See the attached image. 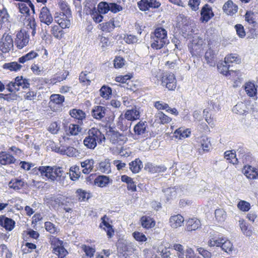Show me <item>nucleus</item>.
<instances>
[{
  "label": "nucleus",
  "mask_w": 258,
  "mask_h": 258,
  "mask_svg": "<svg viewBox=\"0 0 258 258\" xmlns=\"http://www.w3.org/2000/svg\"><path fill=\"white\" fill-rule=\"evenodd\" d=\"M32 171L34 174H40L43 178H46L49 181L57 182L60 184H63L65 176L61 167L56 166H42L38 168H34Z\"/></svg>",
  "instance_id": "1"
},
{
  "label": "nucleus",
  "mask_w": 258,
  "mask_h": 258,
  "mask_svg": "<svg viewBox=\"0 0 258 258\" xmlns=\"http://www.w3.org/2000/svg\"><path fill=\"white\" fill-rule=\"evenodd\" d=\"M169 43L167 31L162 27L156 28L151 34V47L155 49H160Z\"/></svg>",
  "instance_id": "2"
},
{
  "label": "nucleus",
  "mask_w": 258,
  "mask_h": 258,
  "mask_svg": "<svg viewBox=\"0 0 258 258\" xmlns=\"http://www.w3.org/2000/svg\"><path fill=\"white\" fill-rule=\"evenodd\" d=\"M140 117L139 108L135 106L131 109L126 111L124 116L121 114L118 118L117 126L122 131H126L130 127L132 123L130 121L139 119Z\"/></svg>",
  "instance_id": "3"
},
{
  "label": "nucleus",
  "mask_w": 258,
  "mask_h": 258,
  "mask_svg": "<svg viewBox=\"0 0 258 258\" xmlns=\"http://www.w3.org/2000/svg\"><path fill=\"white\" fill-rule=\"evenodd\" d=\"M105 140V136L100 130L92 127L89 130L88 136L84 140L83 143L87 148L94 149L97 146V143L101 144Z\"/></svg>",
  "instance_id": "4"
},
{
  "label": "nucleus",
  "mask_w": 258,
  "mask_h": 258,
  "mask_svg": "<svg viewBox=\"0 0 258 258\" xmlns=\"http://www.w3.org/2000/svg\"><path fill=\"white\" fill-rule=\"evenodd\" d=\"M117 249L119 256L126 258L128 255L127 253L130 254L136 250V245L133 242L121 240L117 243Z\"/></svg>",
  "instance_id": "5"
},
{
  "label": "nucleus",
  "mask_w": 258,
  "mask_h": 258,
  "mask_svg": "<svg viewBox=\"0 0 258 258\" xmlns=\"http://www.w3.org/2000/svg\"><path fill=\"white\" fill-rule=\"evenodd\" d=\"M30 83L29 80L23 79L22 77H17L15 81L10 82L7 85V89L10 92H16L20 90V87L23 89L29 88Z\"/></svg>",
  "instance_id": "6"
},
{
  "label": "nucleus",
  "mask_w": 258,
  "mask_h": 258,
  "mask_svg": "<svg viewBox=\"0 0 258 258\" xmlns=\"http://www.w3.org/2000/svg\"><path fill=\"white\" fill-rule=\"evenodd\" d=\"M161 84L168 90H174L176 87V80L173 74L166 73L161 78Z\"/></svg>",
  "instance_id": "7"
},
{
  "label": "nucleus",
  "mask_w": 258,
  "mask_h": 258,
  "mask_svg": "<svg viewBox=\"0 0 258 258\" xmlns=\"http://www.w3.org/2000/svg\"><path fill=\"white\" fill-rule=\"evenodd\" d=\"M72 14L68 15L57 13L54 16V21L62 29L69 28L71 25Z\"/></svg>",
  "instance_id": "8"
},
{
  "label": "nucleus",
  "mask_w": 258,
  "mask_h": 258,
  "mask_svg": "<svg viewBox=\"0 0 258 258\" xmlns=\"http://www.w3.org/2000/svg\"><path fill=\"white\" fill-rule=\"evenodd\" d=\"M138 6L141 11H146L150 8H158L161 3L157 0H141L138 3Z\"/></svg>",
  "instance_id": "9"
},
{
  "label": "nucleus",
  "mask_w": 258,
  "mask_h": 258,
  "mask_svg": "<svg viewBox=\"0 0 258 258\" xmlns=\"http://www.w3.org/2000/svg\"><path fill=\"white\" fill-rule=\"evenodd\" d=\"M13 47V40L11 35L4 34L0 41V50L3 53L8 52Z\"/></svg>",
  "instance_id": "10"
},
{
  "label": "nucleus",
  "mask_w": 258,
  "mask_h": 258,
  "mask_svg": "<svg viewBox=\"0 0 258 258\" xmlns=\"http://www.w3.org/2000/svg\"><path fill=\"white\" fill-rule=\"evenodd\" d=\"M29 41V35L25 31L21 30L16 36L15 44L19 49H22L27 45Z\"/></svg>",
  "instance_id": "11"
},
{
  "label": "nucleus",
  "mask_w": 258,
  "mask_h": 258,
  "mask_svg": "<svg viewBox=\"0 0 258 258\" xmlns=\"http://www.w3.org/2000/svg\"><path fill=\"white\" fill-rule=\"evenodd\" d=\"M39 18L42 23L49 25L53 21V18L49 10L46 7H43L40 10Z\"/></svg>",
  "instance_id": "12"
},
{
  "label": "nucleus",
  "mask_w": 258,
  "mask_h": 258,
  "mask_svg": "<svg viewBox=\"0 0 258 258\" xmlns=\"http://www.w3.org/2000/svg\"><path fill=\"white\" fill-rule=\"evenodd\" d=\"M201 17L200 20L203 23H206L214 16L211 7L208 4H206L202 8L201 12Z\"/></svg>",
  "instance_id": "13"
},
{
  "label": "nucleus",
  "mask_w": 258,
  "mask_h": 258,
  "mask_svg": "<svg viewBox=\"0 0 258 258\" xmlns=\"http://www.w3.org/2000/svg\"><path fill=\"white\" fill-rule=\"evenodd\" d=\"M202 40L200 39L198 42L194 40L192 42L188 45V49L192 56L200 55L203 50Z\"/></svg>",
  "instance_id": "14"
},
{
  "label": "nucleus",
  "mask_w": 258,
  "mask_h": 258,
  "mask_svg": "<svg viewBox=\"0 0 258 258\" xmlns=\"http://www.w3.org/2000/svg\"><path fill=\"white\" fill-rule=\"evenodd\" d=\"M15 222L12 219L6 217L4 215L0 216V226L6 230L11 231L15 226Z\"/></svg>",
  "instance_id": "15"
},
{
  "label": "nucleus",
  "mask_w": 258,
  "mask_h": 258,
  "mask_svg": "<svg viewBox=\"0 0 258 258\" xmlns=\"http://www.w3.org/2000/svg\"><path fill=\"white\" fill-rule=\"evenodd\" d=\"M230 66V64L226 63V61L224 60L223 62L219 63L217 64V69L220 74L225 76H228L231 75L232 73H235L232 70L229 69Z\"/></svg>",
  "instance_id": "16"
},
{
  "label": "nucleus",
  "mask_w": 258,
  "mask_h": 258,
  "mask_svg": "<svg viewBox=\"0 0 258 258\" xmlns=\"http://www.w3.org/2000/svg\"><path fill=\"white\" fill-rule=\"evenodd\" d=\"M257 171V169L253 167L250 165H245L242 169L243 173L247 177V178L250 179L256 178Z\"/></svg>",
  "instance_id": "17"
},
{
  "label": "nucleus",
  "mask_w": 258,
  "mask_h": 258,
  "mask_svg": "<svg viewBox=\"0 0 258 258\" xmlns=\"http://www.w3.org/2000/svg\"><path fill=\"white\" fill-rule=\"evenodd\" d=\"M184 222L183 217L180 214L172 216L169 219V224L173 228H177L180 227Z\"/></svg>",
  "instance_id": "18"
},
{
  "label": "nucleus",
  "mask_w": 258,
  "mask_h": 258,
  "mask_svg": "<svg viewBox=\"0 0 258 258\" xmlns=\"http://www.w3.org/2000/svg\"><path fill=\"white\" fill-rule=\"evenodd\" d=\"M16 159L11 154L6 152L0 153V163L2 165H6L14 163Z\"/></svg>",
  "instance_id": "19"
},
{
  "label": "nucleus",
  "mask_w": 258,
  "mask_h": 258,
  "mask_svg": "<svg viewBox=\"0 0 258 258\" xmlns=\"http://www.w3.org/2000/svg\"><path fill=\"white\" fill-rule=\"evenodd\" d=\"M238 7L232 1H228L223 7V11L228 15H232L237 12Z\"/></svg>",
  "instance_id": "20"
},
{
  "label": "nucleus",
  "mask_w": 258,
  "mask_h": 258,
  "mask_svg": "<svg viewBox=\"0 0 258 258\" xmlns=\"http://www.w3.org/2000/svg\"><path fill=\"white\" fill-rule=\"evenodd\" d=\"M216 51L212 49L211 48H209L206 52L205 58L207 63L210 66L213 67L215 66L216 62Z\"/></svg>",
  "instance_id": "21"
},
{
  "label": "nucleus",
  "mask_w": 258,
  "mask_h": 258,
  "mask_svg": "<svg viewBox=\"0 0 258 258\" xmlns=\"http://www.w3.org/2000/svg\"><path fill=\"white\" fill-rule=\"evenodd\" d=\"M80 164L81 167L83 168L82 172L85 174H88L93 170L94 161L92 159H87L81 162Z\"/></svg>",
  "instance_id": "22"
},
{
  "label": "nucleus",
  "mask_w": 258,
  "mask_h": 258,
  "mask_svg": "<svg viewBox=\"0 0 258 258\" xmlns=\"http://www.w3.org/2000/svg\"><path fill=\"white\" fill-rule=\"evenodd\" d=\"M199 143L204 152H209L212 148V144L209 138L207 136H202L199 139Z\"/></svg>",
  "instance_id": "23"
},
{
  "label": "nucleus",
  "mask_w": 258,
  "mask_h": 258,
  "mask_svg": "<svg viewBox=\"0 0 258 258\" xmlns=\"http://www.w3.org/2000/svg\"><path fill=\"white\" fill-rule=\"evenodd\" d=\"M106 109L105 107L96 106L92 110V115L96 119H101L105 115Z\"/></svg>",
  "instance_id": "24"
},
{
  "label": "nucleus",
  "mask_w": 258,
  "mask_h": 258,
  "mask_svg": "<svg viewBox=\"0 0 258 258\" xmlns=\"http://www.w3.org/2000/svg\"><path fill=\"white\" fill-rule=\"evenodd\" d=\"M248 107L246 103L238 102L232 108L233 113L239 115H243L248 112Z\"/></svg>",
  "instance_id": "25"
},
{
  "label": "nucleus",
  "mask_w": 258,
  "mask_h": 258,
  "mask_svg": "<svg viewBox=\"0 0 258 258\" xmlns=\"http://www.w3.org/2000/svg\"><path fill=\"white\" fill-rule=\"evenodd\" d=\"M155 122L165 124L171 121V119L162 111H158L154 116Z\"/></svg>",
  "instance_id": "26"
},
{
  "label": "nucleus",
  "mask_w": 258,
  "mask_h": 258,
  "mask_svg": "<svg viewBox=\"0 0 258 258\" xmlns=\"http://www.w3.org/2000/svg\"><path fill=\"white\" fill-rule=\"evenodd\" d=\"M239 226L242 233L246 237H250L252 235L253 231L250 227H248V224L243 219H240L238 221Z\"/></svg>",
  "instance_id": "27"
},
{
  "label": "nucleus",
  "mask_w": 258,
  "mask_h": 258,
  "mask_svg": "<svg viewBox=\"0 0 258 258\" xmlns=\"http://www.w3.org/2000/svg\"><path fill=\"white\" fill-rule=\"evenodd\" d=\"M82 128L78 124L71 123L66 126V132L68 135L76 136L81 132Z\"/></svg>",
  "instance_id": "28"
},
{
  "label": "nucleus",
  "mask_w": 258,
  "mask_h": 258,
  "mask_svg": "<svg viewBox=\"0 0 258 258\" xmlns=\"http://www.w3.org/2000/svg\"><path fill=\"white\" fill-rule=\"evenodd\" d=\"M190 134V131L189 129H184L183 127L177 129L174 133L175 138L180 140L188 137Z\"/></svg>",
  "instance_id": "29"
},
{
  "label": "nucleus",
  "mask_w": 258,
  "mask_h": 258,
  "mask_svg": "<svg viewBox=\"0 0 258 258\" xmlns=\"http://www.w3.org/2000/svg\"><path fill=\"white\" fill-rule=\"evenodd\" d=\"M121 180L122 181L127 183V188L128 190H132V191H136L137 190L136 184L131 177L126 175H123L121 176Z\"/></svg>",
  "instance_id": "30"
},
{
  "label": "nucleus",
  "mask_w": 258,
  "mask_h": 258,
  "mask_svg": "<svg viewBox=\"0 0 258 258\" xmlns=\"http://www.w3.org/2000/svg\"><path fill=\"white\" fill-rule=\"evenodd\" d=\"M129 166L132 172L137 173L139 172L143 166L142 161L139 159L137 158L130 162L129 163Z\"/></svg>",
  "instance_id": "31"
},
{
  "label": "nucleus",
  "mask_w": 258,
  "mask_h": 258,
  "mask_svg": "<svg viewBox=\"0 0 258 258\" xmlns=\"http://www.w3.org/2000/svg\"><path fill=\"white\" fill-rule=\"evenodd\" d=\"M247 95L250 97H255L257 95V89L255 85L251 82L246 83L244 87Z\"/></svg>",
  "instance_id": "32"
},
{
  "label": "nucleus",
  "mask_w": 258,
  "mask_h": 258,
  "mask_svg": "<svg viewBox=\"0 0 258 258\" xmlns=\"http://www.w3.org/2000/svg\"><path fill=\"white\" fill-rule=\"evenodd\" d=\"M201 225L200 221L197 218H191L186 222V228L188 231H192L197 229Z\"/></svg>",
  "instance_id": "33"
},
{
  "label": "nucleus",
  "mask_w": 258,
  "mask_h": 258,
  "mask_svg": "<svg viewBox=\"0 0 258 258\" xmlns=\"http://www.w3.org/2000/svg\"><path fill=\"white\" fill-rule=\"evenodd\" d=\"M106 218V216H104L101 218L102 221L100 225V227H102L104 226L103 229L106 231L108 237L111 238L114 234V230L112 226L105 221Z\"/></svg>",
  "instance_id": "34"
},
{
  "label": "nucleus",
  "mask_w": 258,
  "mask_h": 258,
  "mask_svg": "<svg viewBox=\"0 0 258 258\" xmlns=\"http://www.w3.org/2000/svg\"><path fill=\"white\" fill-rule=\"evenodd\" d=\"M141 224L144 228L149 229L155 225V221L150 217L143 216L141 219Z\"/></svg>",
  "instance_id": "35"
},
{
  "label": "nucleus",
  "mask_w": 258,
  "mask_h": 258,
  "mask_svg": "<svg viewBox=\"0 0 258 258\" xmlns=\"http://www.w3.org/2000/svg\"><path fill=\"white\" fill-rule=\"evenodd\" d=\"M165 194L167 202H169L176 198L177 195L176 190L174 187H169L163 190Z\"/></svg>",
  "instance_id": "36"
},
{
  "label": "nucleus",
  "mask_w": 258,
  "mask_h": 258,
  "mask_svg": "<svg viewBox=\"0 0 258 258\" xmlns=\"http://www.w3.org/2000/svg\"><path fill=\"white\" fill-rule=\"evenodd\" d=\"M99 170L102 172L108 174L111 172L109 160L107 159L101 161L99 165Z\"/></svg>",
  "instance_id": "37"
},
{
  "label": "nucleus",
  "mask_w": 258,
  "mask_h": 258,
  "mask_svg": "<svg viewBox=\"0 0 258 258\" xmlns=\"http://www.w3.org/2000/svg\"><path fill=\"white\" fill-rule=\"evenodd\" d=\"M109 183V178L104 175H100L96 178L94 183L99 187H105Z\"/></svg>",
  "instance_id": "38"
},
{
  "label": "nucleus",
  "mask_w": 258,
  "mask_h": 258,
  "mask_svg": "<svg viewBox=\"0 0 258 258\" xmlns=\"http://www.w3.org/2000/svg\"><path fill=\"white\" fill-rule=\"evenodd\" d=\"M147 125L143 121H140L134 126V132L138 135H142L145 133Z\"/></svg>",
  "instance_id": "39"
},
{
  "label": "nucleus",
  "mask_w": 258,
  "mask_h": 258,
  "mask_svg": "<svg viewBox=\"0 0 258 258\" xmlns=\"http://www.w3.org/2000/svg\"><path fill=\"white\" fill-rule=\"evenodd\" d=\"M70 172L71 179L72 180H76L80 176L81 172L80 171V167L78 166H72L70 169Z\"/></svg>",
  "instance_id": "40"
},
{
  "label": "nucleus",
  "mask_w": 258,
  "mask_h": 258,
  "mask_svg": "<svg viewBox=\"0 0 258 258\" xmlns=\"http://www.w3.org/2000/svg\"><path fill=\"white\" fill-rule=\"evenodd\" d=\"M215 215L216 220L219 223L223 222L226 219V213L223 209H216L215 212Z\"/></svg>",
  "instance_id": "41"
},
{
  "label": "nucleus",
  "mask_w": 258,
  "mask_h": 258,
  "mask_svg": "<svg viewBox=\"0 0 258 258\" xmlns=\"http://www.w3.org/2000/svg\"><path fill=\"white\" fill-rule=\"evenodd\" d=\"M100 29L103 31H106L110 32L114 29L115 25L114 24V21L111 20L109 22L106 23H103L99 25Z\"/></svg>",
  "instance_id": "42"
},
{
  "label": "nucleus",
  "mask_w": 258,
  "mask_h": 258,
  "mask_svg": "<svg viewBox=\"0 0 258 258\" xmlns=\"http://www.w3.org/2000/svg\"><path fill=\"white\" fill-rule=\"evenodd\" d=\"M70 114L72 117L81 120L85 118L86 116L85 113L80 109H72L70 110Z\"/></svg>",
  "instance_id": "43"
},
{
  "label": "nucleus",
  "mask_w": 258,
  "mask_h": 258,
  "mask_svg": "<svg viewBox=\"0 0 258 258\" xmlns=\"http://www.w3.org/2000/svg\"><path fill=\"white\" fill-rule=\"evenodd\" d=\"M15 5L18 7L19 12L23 14L29 15L30 7L25 2L15 3Z\"/></svg>",
  "instance_id": "44"
},
{
  "label": "nucleus",
  "mask_w": 258,
  "mask_h": 258,
  "mask_svg": "<svg viewBox=\"0 0 258 258\" xmlns=\"http://www.w3.org/2000/svg\"><path fill=\"white\" fill-rule=\"evenodd\" d=\"M38 55L37 53L33 51L27 53L19 58L18 61L20 63H24L26 61L35 58Z\"/></svg>",
  "instance_id": "45"
},
{
  "label": "nucleus",
  "mask_w": 258,
  "mask_h": 258,
  "mask_svg": "<svg viewBox=\"0 0 258 258\" xmlns=\"http://www.w3.org/2000/svg\"><path fill=\"white\" fill-rule=\"evenodd\" d=\"M9 186L15 190H18L24 186V182L21 179H16L12 180L9 183Z\"/></svg>",
  "instance_id": "46"
},
{
  "label": "nucleus",
  "mask_w": 258,
  "mask_h": 258,
  "mask_svg": "<svg viewBox=\"0 0 258 258\" xmlns=\"http://www.w3.org/2000/svg\"><path fill=\"white\" fill-rule=\"evenodd\" d=\"M90 14L96 23H98L102 21L103 16L101 15V14H99L98 11L95 7L90 10Z\"/></svg>",
  "instance_id": "47"
},
{
  "label": "nucleus",
  "mask_w": 258,
  "mask_h": 258,
  "mask_svg": "<svg viewBox=\"0 0 258 258\" xmlns=\"http://www.w3.org/2000/svg\"><path fill=\"white\" fill-rule=\"evenodd\" d=\"M58 6L59 7V8L61 10V12H60V14H71V11L69 8V5H68V3L63 1H59L58 2Z\"/></svg>",
  "instance_id": "48"
},
{
  "label": "nucleus",
  "mask_w": 258,
  "mask_h": 258,
  "mask_svg": "<svg viewBox=\"0 0 258 258\" xmlns=\"http://www.w3.org/2000/svg\"><path fill=\"white\" fill-rule=\"evenodd\" d=\"M111 94L112 90L109 87L103 86L100 89V96L106 99H108Z\"/></svg>",
  "instance_id": "49"
},
{
  "label": "nucleus",
  "mask_w": 258,
  "mask_h": 258,
  "mask_svg": "<svg viewBox=\"0 0 258 258\" xmlns=\"http://www.w3.org/2000/svg\"><path fill=\"white\" fill-rule=\"evenodd\" d=\"M109 4L102 2L98 5V10L99 13L105 14L110 11Z\"/></svg>",
  "instance_id": "50"
},
{
  "label": "nucleus",
  "mask_w": 258,
  "mask_h": 258,
  "mask_svg": "<svg viewBox=\"0 0 258 258\" xmlns=\"http://www.w3.org/2000/svg\"><path fill=\"white\" fill-rule=\"evenodd\" d=\"M224 157L227 160H229L230 163L233 164L237 163L238 159L236 157V155L235 153H233L230 151H227L225 152Z\"/></svg>",
  "instance_id": "51"
},
{
  "label": "nucleus",
  "mask_w": 258,
  "mask_h": 258,
  "mask_svg": "<svg viewBox=\"0 0 258 258\" xmlns=\"http://www.w3.org/2000/svg\"><path fill=\"white\" fill-rule=\"evenodd\" d=\"M45 228L46 231L51 234H55L59 232V229L50 222L45 223Z\"/></svg>",
  "instance_id": "52"
},
{
  "label": "nucleus",
  "mask_w": 258,
  "mask_h": 258,
  "mask_svg": "<svg viewBox=\"0 0 258 258\" xmlns=\"http://www.w3.org/2000/svg\"><path fill=\"white\" fill-rule=\"evenodd\" d=\"M221 247L225 252H229L232 251L233 244L229 240L224 239V241H222L221 243Z\"/></svg>",
  "instance_id": "53"
},
{
  "label": "nucleus",
  "mask_w": 258,
  "mask_h": 258,
  "mask_svg": "<svg viewBox=\"0 0 258 258\" xmlns=\"http://www.w3.org/2000/svg\"><path fill=\"white\" fill-rule=\"evenodd\" d=\"M50 242L52 247V251L55 248H58L63 245V241L58 238L52 236L50 238Z\"/></svg>",
  "instance_id": "54"
},
{
  "label": "nucleus",
  "mask_w": 258,
  "mask_h": 258,
  "mask_svg": "<svg viewBox=\"0 0 258 258\" xmlns=\"http://www.w3.org/2000/svg\"><path fill=\"white\" fill-rule=\"evenodd\" d=\"M51 34L56 38L60 39L62 37V31L57 25L53 26L51 30Z\"/></svg>",
  "instance_id": "55"
},
{
  "label": "nucleus",
  "mask_w": 258,
  "mask_h": 258,
  "mask_svg": "<svg viewBox=\"0 0 258 258\" xmlns=\"http://www.w3.org/2000/svg\"><path fill=\"white\" fill-rule=\"evenodd\" d=\"M53 252L56 254L60 258H63L68 253L67 250L64 248L63 245H61L58 248H55Z\"/></svg>",
  "instance_id": "56"
},
{
  "label": "nucleus",
  "mask_w": 258,
  "mask_h": 258,
  "mask_svg": "<svg viewBox=\"0 0 258 258\" xmlns=\"http://www.w3.org/2000/svg\"><path fill=\"white\" fill-rule=\"evenodd\" d=\"M51 101L57 104H61L64 100L63 96L60 94H52L50 96Z\"/></svg>",
  "instance_id": "57"
},
{
  "label": "nucleus",
  "mask_w": 258,
  "mask_h": 258,
  "mask_svg": "<svg viewBox=\"0 0 258 258\" xmlns=\"http://www.w3.org/2000/svg\"><path fill=\"white\" fill-rule=\"evenodd\" d=\"M22 66L18 64L17 62H12L5 64V68L9 69L11 71H17L20 70Z\"/></svg>",
  "instance_id": "58"
},
{
  "label": "nucleus",
  "mask_w": 258,
  "mask_h": 258,
  "mask_svg": "<svg viewBox=\"0 0 258 258\" xmlns=\"http://www.w3.org/2000/svg\"><path fill=\"white\" fill-rule=\"evenodd\" d=\"M237 207L241 211L247 212L250 208V204L245 201H240L237 204Z\"/></svg>",
  "instance_id": "59"
},
{
  "label": "nucleus",
  "mask_w": 258,
  "mask_h": 258,
  "mask_svg": "<svg viewBox=\"0 0 258 258\" xmlns=\"http://www.w3.org/2000/svg\"><path fill=\"white\" fill-rule=\"evenodd\" d=\"M224 60L226 63H231L236 62L237 63L240 62V59L237 57L236 54H230L225 57Z\"/></svg>",
  "instance_id": "60"
},
{
  "label": "nucleus",
  "mask_w": 258,
  "mask_h": 258,
  "mask_svg": "<svg viewBox=\"0 0 258 258\" xmlns=\"http://www.w3.org/2000/svg\"><path fill=\"white\" fill-rule=\"evenodd\" d=\"M10 16L5 8L0 10V21L2 22H9Z\"/></svg>",
  "instance_id": "61"
},
{
  "label": "nucleus",
  "mask_w": 258,
  "mask_h": 258,
  "mask_svg": "<svg viewBox=\"0 0 258 258\" xmlns=\"http://www.w3.org/2000/svg\"><path fill=\"white\" fill-rule=\"evenodd\" d=\"M222 241H224V238H220L218 239L212 238L210 239L208 242V244L210 247L217 246L221 247Z\"/></svg>",
  "instance_id": "62"
},
{
  "label": "nucleus",
  "mask_w": 258,
  "mask_h": 258,
  "mask_svg": "<svg viewBox=\"0 0 258 258\" xmlns=\"http://www.w3.org/2000/svg\"><path fill=\"white\" fill-rule=\"evenodd\" d=\"M133 236L137 241L141 242H145L147 239L144 234L138 231L134 232L133 233Z\"/></svg>",
  "instance_id": "63"
},
{
  "label": "nucleus",
  "mask_w": 258,
  "mask_h": 258,
  "mask_svg": "<svg viewBox=\"0 0 258 258\" xmlns=\"http://www.w3.org/2000/svg\"><path fill=\"white\" fill-rule=\"evenodd\" d=\"M173 248L175 250L178 251L177 256L178 258H184V251L182 245L180 244H174Z\"/></svg>",
  "instance_id": "64"
}]
</instances>
